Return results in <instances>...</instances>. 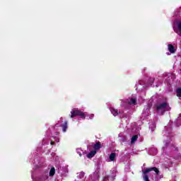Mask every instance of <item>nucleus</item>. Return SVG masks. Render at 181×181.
<instances>
[{
	"label": "nucleus",
	"instance_id": "nucleus-1",
	"mask_svg": "<svg viewBox=\"0 0 181 181\" xmlns=\"http://www.w3.org/2000/svg\"><path fill=\"white\" fill-rule=\"evenodd\" d=\"M154 171L156 175H159L160 171L156 167H151L149 168H146L145 170L142 171L143 175H144L143 179L144 181H149V176L146 175L147 173H149V172Z\"/></svg>",
	"mask_w": 181,
	"mask_h": 181
},
{
	"label": "nucleus",
	"instance_id": "nucleus-2",
	"mask_svg": "<svg viewBox=\"0 0 181 181\" xmlns=\"http://www.w3.org/2000/svg\"><path fill=\"white\" fill-rule=\"evenodd\" d=\"M156 109L157 110V111H170L171 110L170 106H169L168 102H164L156 105Z\"/></svg>",
	"mask_w": 181,
	"mask_h": 181
},
{
	"label": "nucleus",
	"instance_id": "nucleus-3",
	"mask_svg": "<svg viewBox=\"0 0 181 181\" xmlns=\"http://www.w3.org/2000/svg\"><path fill=\"white\" fill-rule=\"evenodd\" d=\"M71 118H74L75 117H81L83 119H86V115L81 110L78 109H74L71 111Z\"/></svg>",
	"mask_w": 181,
	"mask_h": 181
},
{
	"label": "nucleus",
	"instance_id": "nucleus-4",
	"mask_svg": "<svg viewBox=\"0 0 181 181\" xmlns=\"http://www.w3.org/2000/svg\"><path fill=\"white\" fill-rule=\"evenodd\" d=\"M96 153L97 151L93 150L89 153H88L86 156L88 159H91V158H94V156H95Z\"/></svg>",
	"mask_w": 181,
	"mask_h": 181
},
{
	"label": "nucleus",
	"instance_id": "nucleus-5",
	"mask_svg": "<svg viewBox=\"0 0 181 181\" xmlns=\"http://www.w3.org/2000/svg\"><path fill=\"white\" fill-rule=\"evenodd\" d=\"M67 124H68V122L65 121L64 123L61 125L63 132H67V128H68Z\"/></svg>",
	"mask_w": 181,
	"mask_h": 181
},
{
	"label": "nucleus",
	"instance_id": "nucleus-6",
	"mask_svg": "<svg viewBox=\"0 0 181 181\" xmlns=\"http://www.w3.org/2000/svg\"><path fill=\"white\" fill-rule=\"evenodd\" d=\"M168 50L170 53H175L176 50L175 49V47L172 44L168 45Z\"/></svg>",
	"mask_w": 181,
	"mask_h": 181
},
{
	"label": "nucleus",
	"instance_id": "nucleus-7",
	"mask_svg": "<svg viewBox=\"0 0 181 181\" xmlns=\"http://www.w3.org/2000/svg\"><path fill=\"white\" fill-rule=\"evenodd\" d=\"M110 111H111L112 115H114V117H117V115H118L120 112H118L117 110L114 109L112 107L110 108Z\"/></svg>",
	"mask_w": 181,
	"mask_h": 181
},
{
	"label": "nucleus",
	"instance_id": "nucleus-8",
	"mask_svg": "<svg viewBox=\"0 0 181 181\" xmlns=\"http://www.w3.org/2000/svg\"><path fill=\"white\" fill-rule=\"evenodd\" d=\"M95 151H98L101 148V142L98 141L94 144Z\"/></svg>",
	"mask_w": 181,
	"mask_h": 181
},
{
	"label": "nucleus",
	"instance_id": "nucleus-9",
	"mask_svg": "<svg viewBox=\"0 0 181 181\" xmlns=\"http://www.w3.org/2000/svg\"><path fill=\"white\" fill-rule=\"evenodd\" d=\"M116 156H117V154H116V153H112L110 155L109 159H110V160H111L112 162H114V160H115Z\"/></svg>",
	"mask_w": 181,
	"mask_h": 181
},
{
	"label": "nucleus",
	"instance_id": "nucleus-10",
	"mask_svg": "<svg viewBox=\"0 0 181 181\" xmlns=\"http://www.w3.org/2000/svg\"><path fill=\"white\" fill-rule=\"evenodd\" d=\"M129 104L130 105H136V98H131L129 101Z\"/></svg>",
	"mask_w": 181,
	"mask_h": 181
},
{
	"label": "nucleus",
	"instance_id": "nucleus-11",
	"mask_svg": "<svg viewBox=\"0 0 181 181\" xmlns=\"http://www.w3.org/2000/svg\"><path fill=\"white\" fill-rule=\"evenodd\" d=\"M136 141H138V135H134L132 137L131 144H135V142H136Z\"/></svg>",
	"mask_w": 181,
	"mask_h": 181
},
{
	"label": "nucleus",
	"instance_id": "nucleus-12",
	"mask_svg": "<svg viewBox=\"0 0 181 181\" xmlns=\"http://www.w3.org/2000/svg\"><path fill=\"white\" fill-rule=\"evenodd\" d=\"M55 173H56V169L54 168V167H52L49 170V176H54Z\"/></svg>",
	"mask_w": 181,
	"mask_h": 181
},
{
	"label": "nucleus",
	"instance_id": "nucleus-13",
	"mask_svg": "<svg viewBox=\"0 0 181 181\" xmlns=\"http://www.w3.org/2000/svg\"><path fill=\"white\" fill-rule=\"evenodd\" d=\"M177 97H181V88L176 90Z\"/></svg>",
	"mask_w": 181,
	"mask_h": 181
},
{
	"label": "nucleus",
	"instance_id": "nucleus-14",
	"mask_svg": "<svg viewBox=\"0 0 181 181\" xmlns=\"http://www.w3.org/2000/svg\"><path fill=\"white\" fill-rule=\"evenodd\" d=\"M54 141H51V142H50V145H54Z\"/></svg>",
	"mask_w": 181,
	"mask_h": 181
},
{
	"label": "nucleus",
	"instance_id": "nucleus-15",
	"mask_svg": "<svg viewBox=\"0 0 181 181\" xmlns=\"http://www.w3.org/2000/svg\"><path fill=\"white\" fill-rule=\"evenodd\" d=\"M174 31L175 32V33H179L177 30H176V29H174Z\"/></svg>",
	"mask_w": 181,
	"mask_h": 181
},
{
	"label": "nucleus",
	"instance_id": "nucleus-16",
	"mask_svg": "<svg viewBox=\"0 0 181 181\" xmlns=\"http://www.w3.org/2000/svg\"><path fill=\"white\" fill-rule=\"evenodd\" d=\"M83 154L81 153H79V156H82Z\"/></svg>",
	"mask_w": 181,
	"mask_h": 181
}]
</instances>
